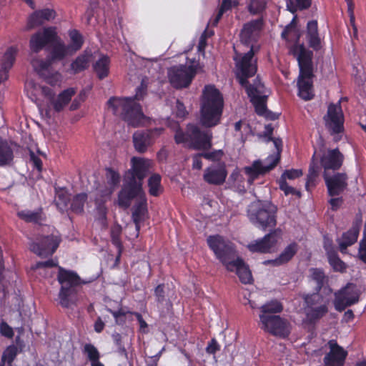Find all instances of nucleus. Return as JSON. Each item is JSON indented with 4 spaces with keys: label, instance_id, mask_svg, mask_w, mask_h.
I'll return each instance as SVG.
<instances>
[{
    "label": "nucleus",
    "instance_id": "nucleus-1",
    "mask_svg": "<svg viewBox=\"0 0 366 366\" xmlns=\"http://www.w3.org/2000/svg\"><path fill=\"white\" fill-rule=\"evenodd\" d=\"M147 86L142 83L136 89V94L132 97H112L107 102L113 114L120 117L129 125L139 127L145 116L142 106L136 101H141L147 95Z\"/></svg>",
    "mask_w": 366,
    "mask_h": 366
},
{
    "label": "nucleus",
    "instance_id": "nucleus-2",
    "mask_svg": "<svg viewBox=\"0 0 366 366\" xmlns=\"http://www.w3.org/2000/svg\"><path fill=\"white\" fill-rule=\"evenodd\" d=\"M224 107V100L220 92L213 85L205 86L201 101L199 122L206 128H211L220 123Z\"/></svg>",
    "mask_w": 366,
    "mask_h": 366
},
{
    "label": "nucleus",
    "instance_id": "nucleus-3",
    "mask_svg": "<svg viewBox=\"0 0 366 366\" xmlns=\"http://www.w3.org/2000/svg\"><path fill=\"white\" fill-rule=\"evenodd\" d=\"M277 211V207L272 202L259 199L248 205L247 217L255 227L267 231L276 227Z\"/></svg>",
    "mask_w": 366,
    "mask_h": 366
},
{
    "label": "nucleus",
    "instance_id": "nucleus-4",
    "mask_svg": "<svg viewBox=\"0 0 366 366\" xmlns=\"http://www.w3.org/2000/svg\"><path fill=\"white\" fill-rule=\"evenodd\" d=\"M57 281L61 285L58 302L63 308H73L78 303V287L81 285L80 277L72 270L59 267Z\"/></svg>",
    "mask_w": 366,
    "mask_h": 366
},
{
    "label": "nucleus",
    "instance_id": "nucleus-5",
    "mask_svg": "<svg viewBox=\"0 0 366 366\" xmlns=\"http://www.w3.org/2000/svg\"><path fill=\"white\" fill-rule=\"evenodd\" d=\"M174 139L177 144L189 142V148L195 150H208L212 146V134L210 132L202 131L194 124H188L186 132L178 128L175 131Z\"/></svg>",
    "mask_w": 366,
    "mask_h": 366
},
{
    "label": "nucleus",
    "instance_id": "nucleus-6",
    "mask_svg": "<svg viewBox=\"0 0 366 366\" xmlns=\"http://www.w3.org/2000/svg\"><path fill=\"white\" fill-rule=\"evenodd\" d=\"M258 50L259 47L254 49V46H251L247 52L236 54L233 58L236 79L244 89L252 86V83L250 84L248 79L254 76L257 71V60L254 58V54Z\"/></svg>",
    "mask_w": 366,
    "mask_h": 366
},
{
    "label": "nucleus",
    "instance_id": "nucleus-7",
    "mask_svg": "<svg viewBox=\"0 0 366 366\" xmlns=\"http://www.w3.org/2000/svg\"><path fill=\"white\" fill-rule=\"evenodd\" d=\"M209 249L226 269L236 260L237 252L233 243L219 234L210 235L207 239Z\"/></svg>",
    "mask_w": 366,
    "mask_h": 366
},
{
    "label": "nucleus",
    "instance_id": "nucleus-8",
    "mask_svg": "<svg viewBox=\"0 0 366 366\" xmlns=\"http://www.w3.org/2000/svg\"><path fill=\"white\" fill-rule=\"evenodd\" d=\"M303 300L306 320L309 324H316L328 313L329 302L320 293L306 295Z\"/></svg>",
    "mask_w": 366,
    "mask_h": 366
},
{
    "label": "nucleus",
    "instance_id": "nucleus-9",
    "mask_svg": "<svg viewBox=\"0 0 366 366\" xmlns=\"http://www.w3.org/2000/svg\"><path fill=\"white\" fill-rule=\"evenodd\" d=\"M197 66L198 64H192L189 66L180 64L169 68L167 74L171 85L177 89L189 87L196 76Z\"/></svg>",
    "mask_w": 366,
    "mask_h": 366
},
{
    "label": "nucleus",
    "instance_id": "nucleus-10",
    "mask_svg": "<svg viewBox=\"0 0 366 366\" xmlns=\"http://www.w3.org/2000/svg\"><path fill=\"white\" fill-rule=\"evenodd\" d=\"M261 328L269 334L280 337H287L291 332L290 322L280 315L260 314Z\"/></svg>",
    "mask_w": 366,
    "mask_h": 366
},
{
    "label": "nucleus",
    "instance_id": "nucleus-11",
    "mask_svg": "<svg viewBox=\"0 0 366 366\" xmlns=\"http://www.w3.org/2000/svg\"><path fill=\"white\" fill-rule=\"evenodd\" d=\"M61 237L59 234L40 235L30 244V250L41 257L52 255L59 246Z\"/></svg>",
    "mask_w": 366,
    "mask_h": 366
},
{
    "label": "nucleus",
    "instance_id": "nucleus-12",
    "mask_svg": "<svg viewBox=\"0 0 366 366\" xmlns=\"http://www.w3.org/2000/svg\"><path fill=\"white\" fill-rule=\"evenodd\" d=\"M61 237L59 234L40 235L30 244V250L41 257L52 255L59 246Z\"/></svg>",
    "mask_w": 366,
    "mask_h": 366
},
{
    "label": "nucleus",
    "instance_id": "nucleus-13",
    "mask_svg": "<svg viewBox=\"0 0 366 366\" xmlns=\"http://www.w3.org/2000/svg\"><path fill=\"white\" fill-rule=\"evenodd\" d=\"M143 195L146 194L143 190L142 183H137L136 180L127 179L118 193V205L124 209H127L134 199H139Z\"/></svg>",
    "mask_w": 366,
    "mask_h": 366
},
{
    "label": "nucleus",
    "instance_id": "nucleus-14",
    "mask_svg": "<svg viewBox=\"0 0 366 366\" xmlns=\"http://www.w3.org/2000/svg\"><path fill=\"white\" fill-rule=\"evenodd\" d=\"M291 53L297 61L302 76H314L313 51L307 49L304 44H295L291 48Z\"/></svg>",
    "mask_w": 366,
    "mask_h": 366
},
{
    "label": "nucleus",
    "instance_id": "nucleus-15",
    "mask_svg": "<svg viewBox=\"0 0 366 366\" xmlns=\"http://www.w3.org/2000/svg\"><path fill=\"white\" fill-rule=\"evenodd\" d=\"M281 230L275 229L270 231L263 237L257 239L250 242L247 248L254 253L267 254L274 250L280 238Z\"/></svg>",
    "mask_w": 366,
    "mask_h": 366
},
{
    "label": "nucleus",
    "instance_id": "nucleus-16",
    "mask_svg": "<svg viewBox=\"0 0 366 366\" xmlns=\"http://www.w3.org/2000/svg\"><path fill=\"white\" fill-rule=\"evenodd\" d=\"M360 293L356 286L352 283H347L337 293L334 300V307L338 312L344 311L347 307H350L359 302Z\"/></svg>",
    "mask_w": 366,
    "mask_h": 366
},
{
    "label": "nucleus",
    "instance_id": "nucleus-17",
    "mask_svg": "<svg viewBox=\"0 0 366 366\" xmlns=\"http://www.w3.org/2000/svg\"><path fill=\"white\" fill-rule=\"evenodd\" d=\"M164 130L163 127H156L134 132L132 139L136 151L141 154L146 152Z\"/></svg>",
    "mask_w": 366,
    "mask_h": 366
},
{
    "label": "nucleus",
    "instance_id": "nucleus-18",
    "mask_svg": "<svg viewBox=\"0 0 366 366\" xmlns=\"http://www.w3.org/2000/svg\"><path fill=\"white\" fill-rule=\"evenodd\" d=\"M58 36L56 27H44L42 31H37L31 36L29 41L30 49L34 53H39L46 45H51L57 39Z\"/></svg>",
    "mask_w": 366,
    "mask_h": 366
},
{
    "label": "nucleus",
    "instance_id": "nucleus-19",
    "mask_svg": "<svg viewBox=\"0 0 366 366\" xmlns=\"http://www.w3.org/2000/svg\"><path fill=\"white\" fill-rule=\"evenodd\" d=\"M264 84L261 82L259 76H257L252 81V86H249L245 89L251 103L253 104L255 112L262 116V114L266 112L267 108V99L266 95H262Z\"/></svg>",
    "mask_w": 366,
    "mask_h": 366
},
{
    "label": "nucleus",
    "instance_id": "nucleus-20",
    "mask_svg": "<svg viewBox=\"0 0 366 366\" xmlns=\"http://www.w3.org/2000/svg\"><path fill=\"white\" fill-rule=\"evenodd\" d=\"M326 127L331 134H336L344 131V115L340 106L330 104L327 114L324 117Z\"/></svg>",
    "mask_w": 366,
    "mask_h": 366
},
{
    "label": "nucleus",
    "instance_id": "nucleus-21",
    "mask_svg": "<svg viewBox=\"0 0 366 366\" xmlns=\"http://www.w3.org/2000/svg\"><path fill=\"white\" fill-rule=\"evenodd\" d=\"M228 172L224 162L212 164L207 167L203 174V179L211 185H222L227 179Z\"/></svg>",
    "mask_w": 366,
    "mask_h": 366
},
{
    "label": "nucleus",
    "instance_id": "nucleus-22",
    "mask_svg": "<svg viewBox=\"0 0 366 366\" xmlns=\"http://www.w3.org/2000/svg\"><path fill=\"white\" fill-rule=\"evenodd\" d=\"M262 19L252 20L243 25L240 32V40L245 45L254 46L252 44L257 42L263 28Z\"/></svg>",
    "mask_w": 366,
    "mask_h": 366
},
{
    "label": "nucleus",
    "instance_id": "nucleus-23",
    "mask_svg": "<svg viewBox=\"0 0 366 366\" xmlns=\"http://www.w3.org/2000/svg\"><path fill=\"white\" fill-rule=\"evenodd\" d=\"M327 194L330 197H336L342 194L347 187V175L345 173L337 172L332 176H328L326 173L323 175Z\"/></svg>",
    "mask_w": 366,
    "mask_h": 366
},
{
    "label": "nucleus",
    "instance_id": "nucleus-24",
    "mask_svg": "<svg viewBox=\"0 0 366 366\" xmlns=\"http://www.w3.org/2000/svg\"><path fill=\"white\" fill-rule=\"evenodd\" d=\"M330 348L323 359L325 366H344L347 352L337 341L331 340L327 343Z\"/></svg>",
    "mask_w": 366,
    "mask_h": 366
},
{
    "label": "nucleus",
    "instance_id": "nucleus-25",
    "mask_svg": "<svg viewBox=\"0 0 366 366\" xmlns=\"http://www.w3.org/2000/svg\"><path fill=\"white\" fill-rule=\"evenodd\" d=\"M131 164L132 167L128 172L127 179L136 180V182L143 184V180L146 177L149 168V160L134 157L131 159Z\"/></svg>",
    "mask_w": 366,
    "mask_h": 366
},
{
    "label": "nucleus",
    "instance_id": "nucleus-26",
    "mask_svg": "<svg viewBox=\"0 0 366 366\" xmlns=\"http://www.w3.org/2000/svg\"><path fill=\"white\" fill-rule=\"evenodd\" d=\"M360 229V223H354L351 228L343 232L342 236L337 239L339 246V251L342 254H347V248L353 245L358 239Z\"/></svg>",
    "mask_w": 366,
    "mask_h": 366
},
{
    "label": "nucleus",
    "instance_id": "nucleus-27",
    "mask_svg": "<svg viewBox=\"0 0 366 366\" xmlns=\"http://www.w3.org/2000/svg\"><path fill=\"white\" fill-rule=\"evenodd\" d=\"M267 159L270 160L267 165H263L260 160H255L252 166L244 167L246 174L258 178L260 175H264L272 170L280 162V157L269 156Z\"/></svg>",
    "mask_w": 366,
    "mask_h": 366
},
{
    "label": "nucleus",
    "instance_id": "nucleus-28",
    "mask_svg": "<svg viewBox=\"0 0 366 366\" xmlns=\"http://www.w3.org/2000/svg\"><path fill=\"white\" fill-rule=\"evenodd\" d=\"M299 250V245L297 242H293L289 244L277 257L273 259L265 260L263 264L265 265H272L279 267L288 263Z\"/></svg>",
    "mask_w": 366,
    "mask_h": 366
},
{
    "label": "nucleus",
    "instance_id": "nucleus-29",
    "mask_svg": "<svg viewBox=\"0 0 366 366\" xmlns=\"http://www.w3.org/2000/svg\"><path fill=\"white\" fill-rule=\"evenodd\" d=\"M344 156L338 148L329 149L327 153L322 156L320 163L325 170H338L342 165Z\"/></svg>",
    "mask_w": 366,
    "mask_h": 366
},
{
    "label": "nucleus",
    "instance_id": "nucleus-30",
    "mask_svg": "<svg viewBox=\"0 0 366 366\" xmlns=\"http://www.w3.org/2000/svg\"><path fill=\"white\" fill-rule=\"evenodd\" d=\"M306 40L310 48L318 51L322 48V41L319 34L318 24L316 20L309 21L307 24Z\"/></svg>",
    "mask_w": 366,
    "mask_h": 366
},
{
    "label": "nucleus",
    "instance_id": "nucleus-31",
    "mask_svg": "<svg viewBox=\"0 0 366 366\" xmlns=\"http://www.w3.org/2000/svg\"><path fill=\"white\" fill-rule=\"evenodd\" d=\"M232 264V265H229L227 269L230 272L235 271L239 281L242 284L247 285L252 282V272L242 258L237 257L236 260L233 262Z\"/></svg>",
    "mask_w": 366,
    "mask_h": 366
},
{
    "label": "nucleus",
    "instance_id": "nucleus-32",
    "mask_svg": "<svg viewBox=\"0 0 366 366\" xmlns=\"http://www.w3.org/2000/svg\"><path fill=\"white\" fill-rule=\"evenodd\" d=\"M69 49L66 46V44L64 41L58 36L51 44V48L49 51L47 56L51 60V61H61L64 60L67 56H71Z\"/></svg>",
    "mask_w": 366,
    "mask_h": 366
},
{
    "label": "nucleus",
    "instance_id": "nucleus-33",
    "mask_svg": "<svg viewBox=\"0 0 366 366\" xmlns=\"http://www.w3.org/2000/svg\"><path fill=\"white\" fill-rule=\"evenodd\" d=\"M314 76H302L299 74L297 79L298 96L305 101H309L314 98L312 78Z\"/></svg>",
    "mask_w": 366,
    "mask_h": 366
},
{
    "label": "nucleus",
    "instance_id": "nucleus-34",
    "mask_svg": "<svg viewBox=\"0 0 366 366\" xmlns=\"http://www.w3.org/2000/svg\"><path fill=\"white\" fill-rule=\"evenodd\" d=\"M56 16V11L51 9H44L34 11L29 19L31 26H40L46 21H51Z\"/></svg>",
    "mask_w": 366,
    "mask_h": 366
},
{
    "label": "nucleus",
    "instance_id": "nucleus-35",
    "mask_svg": "<svg viewBox=\"0 0 366 366\" xmlns=\"http://www.w3.org/2000/svg\"><path fill=\"white\" fill-rule=\"evenodd\" d=\"M76 94L74 88H68L62 91L58 95L56 99L52 100L51 104L55 112H60L70 102L71 98Z\"/></svg>",
    "mask_w": 366,
    "mask_h": 366
},
{
    "label": "nucleus",
    "instance_id": "nucleus-36",
    "mask_svg": "<svg viewBox=\"0 0 366 366\" xmlns=\"http://www.w3.org/2000/svg\"><path fill=\"white\" fill-rule=\"evenodd\" d=\"M147 199L146 195L141 197L137 199V202L133 207L132 212V218L133 222H143L144 216L147 214Z\"/></svg>",
    "mask_w": 366,
    "mask_h": 366
},
{
    "label": "nucleus",
    "instance_id": "nucleus-37",
    "mask_svg": "<svg viewBox=\"0 0 366 366\" xmlns=\"http://www.w3.org/2000/svg\"><path fill=\"white\" fill-rule=\"evenodd\" d=\"M14 151L9 142L0 138V167L11 164L14 160Z\"/></svg>",
    "mask_w": 366,
    "mask_h": 366
},
{
    "label": "nucleus",
    "instance_id": "nucleus-38",
    "mask_svg": "<svg viewBox=\"0 0 366 366\" xmlns=\"http://www.w3.org/2000/svg\"><path fill=\"white\" fill-rule=\"evenodd\" d=\"M68 35L70 39V44H66V46L69 49L70 54L73 55L81 49L84 39L79 31L75 29H69Z\"/></svg>",
    "mask_w": 366,
    "mask_h": 366
},
{
    "label": "nucleus",
    "instance_id": "nucleus-39",
    "mask_svg": "<svg viewBox=\"0 0 366 366\" xmlns=\"http://www.w3.org/2000/svg\"><path fill=\"white\" fill-rule=\"evenodd\" d=\"M70 200V194H69L65 188L56 189V198L54 202L57 209L61 213L69 209Z\"/></svg>",
    "mask_w": 366,
    "mask_h": 366
},
{
    "label": "nucleus",
    "instance_id": "nucleus-40",
    "mask_svg": "<svg viewBox=\"0 0 366 366\" xmlns=\"http://www.w3.org/2000/svg\"><path fill=\"white\" fill-rule=\"evenodd\" d=\"M17 216L27 223L41 224L44 220L42 209L31 211L28 209L21 210L17 212Z\"/></svg>",
    "mask_w": 366,
    "mask_h": 366
},
{
    "label": "nucleus",
    "instance_id": "nucleus-41",
    "mask_svg": "<svg viewBox=\"0 0 366 366\" xmlns=\"http://www.w3.org/2000/svg\"><path fill=\"white\" fill-rule=\"evenodd\" d=\"M110 59L107 55L101 56L94 64V70L99 79H104L109 75Z\"/></svg>",
    "mask_w": 366,
    "mask_h": 366
},
{
    "label": "nucleus",
    "instance_id": "nucleus-42",
    "mask_svg": "<svg viewBox=\"0 0 366 366\" xmlns=\"http://www.w3.org/2000/svg\"><path fill=\"white\" fill-rule=\"evenodd\" d=\"M88 196L86 193H79L73 197L70 200V209L72 212L76 214H81L84 212V204L86 202Z\"/></svg>",
    "mask_w": 366,
    "mask_h": 366
},
{
    "label": "nucleus",
    "instance_id": "nucleus-43",
    "mask_svg": "<svg viewBox=\"0 0 366 366\" xmlns=\"http://www.w3.org/2000/svg\"><path fill=\"white\" fill-rule=\"evenodd\" d=\"M31 64L34 71L40 77H41L42 76H44L46 73H49V70L53 62L48 56H46L45 60L37 58L34 59L31 61Z\"/></svg>",
    "mask_w": 366,
    "mask_h": 366
},
{
    "label": "nucleus",
    "instance_id": "nucleus-44",
    "mask_svg": "<svg viewBox=\"0 0 366 366\" xmlns=\"http://www.w3.org/2000/svg\"><path fill=\"white\" fill-rule=\"evenodd\" d=\"M90 56L84 53L79 55L70 65V69L73 74H78L87 69L89 62Z\"/></svg>",
    "mask_w": 366,
    "mask_h": 366
},
{
    "label": "nucleus",
    "instance_id": "nucleus-45",
    "mask_svg": "<svg viewBox=\"0 0 366 366\" xmlns=\"http://www.w3.org/2000/svg\"><path fill=\"white\" fill-rule=\"evenodd\" d=\"M162 177L159 174H153L148 179L149 193L152 197H158L163 192L161 184Z\"/></svg>",
    "mask_w": 366,
    "mask_h": 366
},
{
    "label": "nucleus",
    "instance_id": "nucleus-46",
    "mask_svg": "<svg viewBox=\"0 0 366 366\" xmlns=\"http://www.w3.org/2000/svg\"><path fill=\"white\" fill-rule=\"evenodd\" d=\"M122 232V226L119 224H114L111 227L110 236L112 243L117 248L119 255L117 259L120 257L122 250L123 244L121 240V235Z\"/></svg>",
    "mask_w": 366,
    "mask_h": 366
},
{
    "label": "nucleus",
    "instance_id": "nucleus-47",
    "mask_svg": "<svg viewBox=\"0 0 366 366\" xmlns=\"http://www.w3.org/2000/svg\"><path fill=\"white\" fill-rule=\"evenodd\" d=\"M285 2L287 9L292 14L307 9L312 5V0H285Z\"/></svg>",
    "mask_w": 366,
    "mask_h": 366
},
{
    "label": "nucleus",
    "instance_id": "nucleus-48",
    "mask_svg": "<svg viewBox=\"0 0 366 366\" xmlns=\"http://www.w3.org/2000/svg\"><path fill=\"white\" fill-rule=\"evenodd\" d=\"M283 310L282 304L277 300H272L260 307L261 314L273 315Z\"/></svg>",
    "mask_w": 366,
    "mask_h": 366
},
{
    "label": "nucleus",
    "instance_id": "nucleus-49",
    "mask_svg": "<svg viewBox=\"0 0 366 366\" xmlns=\"http://www.w3.org/2000/svg\"><path fill=\"white\" fill-rule=\"evenodd\" d=\"M107 310L114 317L116 325L120 326H123L126 323L128 315H134V312L127 310L123 307H120L117 310H113L111 308L107 307Z\"/></svg>",
    "mask_w": 366,
    "mask_h": 366
},
{
    "label": "nucleus",
    "instance_id": "nucleus-50",
    "mask_svg": "<svg viewBox=\"0 0 366 366\" xmlns=\"http://www.w3.org/2000/svg\"><path fill=\"white\" fill-rule=\"evenodd\" d=\"M328 262L335 272L344 273L347 269V264L339 257L337 252L327 256Z\"/></svg>",
    "mask_w": 366,
    "mask_h": 366
},
{
    "label": "nucleus",
    "instance_id": "nucleus-51",
    "mask_svg": "<svg viewBox=\"0 0 366 366\" xmlns=\"http://www.w3.org/2000/svg\"><path fill=\"white\" fill-rule=\"evenodd\" d=\"M315 154L316 152L314 153L312 157V161L310 165L309 172L307 174L306 187H307L309 185H315V181L319 174L320 167L317 162L315 161Z\"/></svg>",
    "mask_w": 366,
    "mask_h": 366
},
{
    "label": "nucleus",
    "instance_id": "nucleus-52",
    "mask_svg": "<svg viewBox=\"0 0 366 366\" xmlns=\"http://www.w3.org/2000/svg\"><path fill=\"white\" fill-rule=\"evenodd\" d=\"M310 272L312 280L316 282L315 292L320 293L326 281L325 272L319 268H312Z\"/></svg>",
    "mask_w": 366,
    "mask_h": 366
},
{
    "label": "nucleus",
    "instance_id": "nucleus-53",
    "mask_svg": "<svg viewBox=\"0 0 366 366\" xmlns=\"http://www.w3.org/2000/svg\"><path fill=\"white\" fill-rule=\"evenodd\" d=\"M16 52V49L13 46L9 47L6 50L4 55L3 61L1 63L2 68L7 70L8 71L11 69L15 61Z\"/></svg>",
    "mask_w": 366,
    "mask_h": 366
},
{
    "label": "nucleus",
    "instance_id": "nucleus-54",
    "mask_svg": "<svg viewBox=\"0 0 366 366\" xmlns=\"http://www.w3.org/2000/svg\"><path fill=\"white\" fill-rule=\"evenodd\" d=\"M82 352L86 355L88 360L90 363L100 360L101 355L98 349L91 343H86L84 345Z\"/></svg>",
    "mask_w": 366,
    "mask_h": 366
},
{
    "label": "nucleus",
    "instance_id": "nucleus-55",
    "mask_svg": "<svg viewBox=\"0 0 366 366\" xmlns=\"http://www.w3.org/2000/svg\"><path fill=\"white\" fill-rule=\"evenodd\" d=\"M18 354V348L16 346L11 345L8 346L3 352L1 360L8 365H12L13 361L15 360Z\"/></svg>",
    "mask_w": 366,
    "mask_h": 366
},
{
    "label": "nucleus",
    "instance_id": "nucleus-56",
    "mask_svg": "<svg viewBox=\"0 0 366 366\" xmlns=\"http://www.w3.org/2000/svg\"><path fill=\"white\" fill-rule=\"evenodd\" d=\"M266 8V2L264 0H250L248 6V11L253 15L261 14Z\"/></svg>",
    "mask_w": 366,
    "mask_h": 366
},
{
    "label": "nucleus",
    "instance_id": "nucleus-57",
    "mask_svg": "<svg viewBox=\"0 0 366 366\" xmlns=\"http://www.w3.org/2000/svg\"><path fill=\"white\" fill-rule=\"evenodd\" d=\"M105 176L107 182L111 187L112 189L117 187L120 182V174L112 168L109 167L106 169Z\"/></svg>",
    "mask_w": 366,
    "mask_h": 366
},
{
    "label": "nucleus",
    "instance_id": "nucleus-58",
    "mask_svg": "<svg viewBox=\"0 0 366 366\" xmlns=\"http://www.w3.org/2000/svg\"><path fill=\"white\" fill-rule=\"evenodd\" d=\"M347 6V13L350 17V24L353 30V36L357 38V27L355 24V16L354 14L355 4L353 0H345Z\"/></svg>",
    "mask_w": 366,
    "mask_h": 366
},
{
    "label": "nucleus",
    "instance_id": "nucleus-59",
    "mask_svg": "<svg viewBox=\"0 0 366 366\" xmlns=\"http://www.w3.org/2000/svg\"><path fill=\"white\" fill-rule=\"evenodd\" d=\"M41 78L51 86H56L61 81V74L58 71H51V70H49V73H46Z\"/></svg>",
    "mask_w": 366,
    "mask_h": 366
},
{
    "label": "nucleus",
    "instance_id": "nucleus-60",
    "mask_svg": "<svg viewBox=\"0 0 366 366\" xmlns=\"http://www.w3.org/2000/svg\"><path fill=\"white\" fill-rule=\"evenodd\" d=\"M278 183L280 189L284 192L286 196L292 194L300 197V192L297 191L294 187L290 186L284 178H280Z\"/></svg>",
    "mask_w": 366,
    "mask_h": 366
},
{
    "label": "nucleus",
    "instance_id": "nucleus-61",
    "mask_svg": "<svg viewBox=\"0 0 366 366\" xmlns=\"http://www.w3.org/2000/svg\"><path fill=\"white\" fill-rule=\"evenodd\" d=\"M281 36L287 41H298L300 39L299 30L297 29H291V30L287 31V26H285L281 34Z\"/></svg>",
    "mask_w": 366,
    "mask_h": 366
},
{
    "label": "nucleus",
    "instance_id": "nucleus-62",
    "mask_svg": "<svg viewBox=\"0 0 366 366\" xmlns=\"http://www.w3.org/2000/svg\"><path fill=\"white\" fill-rule=\"evenodd\" d=\"M112 337L115 345L117 347L118 353L122 356L127 357V352L125 347L122 344V337L121 334L114 332L112 334Z\"/></svg>",
    "mask_w": 366,
    "mask_h": 366
},
{
    "label": "nucleus",
    "instance_id": "nucleus-63",
    "mask_svg": "<svg viewBox=\"0 0 366 366\" xmlns=\"http://www.w3.org/2000/svg\"><path fill=\"white\" fill-rule=\"evenodd\" d=\"M154 294L156 297V301L158 303L162 304L166 300V292L164 284L158 285L154 290Z\"/></svg>",
    "mask_w": 366,
    "mask_h": 366
},
{
    "label": "nucleus",
    "instance_id": "nucleus-64",
    "mask_svg": "<svg viewBox=\"0 0 366 366\" xmlns=\"http://www.w3.org/2000/svg\"><path fill=\"white\" fill-rule=\"evenodd\" d=\"M357 257L359 260L366 264V239H360Z\"/></svg>",
    "mask_w": 366,
    "mask_h": 366
}]
</instances>
